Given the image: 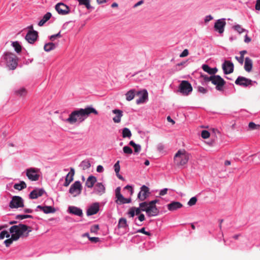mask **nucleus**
Segmentation results:
<instances>
[{
    "label": "nucleus",
    "instance_id": "nucleus-1",
    "mask_svg": "<svg viewBox=\"0 0 260 260\" xmlns=\"http://www.w3.org/2000/svg\"><path fill=\"white\" fill-rule=\"evenodd\" d=\"M91 113L97 115L98 112L94 108L91 107H88L85 109L81 108L73 111L69 115V118L65 121L71 124L75 123L78 121L81 122L83 121Z\"/></svg>",
    "mask_w": 260,
    "mask_h": 260
},
{
    "label": "nucleus",
    "instance_id": "nucleus-2",
    "mask_svg": "<svg viewBox=\"0 0 260 260\" xmlns=\"http://www.w3.org/2000/svg\"><path fill=\"white\" fill-rule=\"evenodd\" d=\"M27 231H28V232L25 235V237H27L28 235V233L31 231V227L23 224H19L18 225H13L10 229V232L12 234L11 239L13 241H17Z\"/></svg>",
    "mask_w": 260,
    "mask_h": 260
},
{
    "label": "nucleus",
    "instance_id": "nucleus-3",
    "mask_svg": "<svg viewBox=\"0 0 260 260\" xmlns=\"http://www.w3.org/2000/svg\"><path fill=\"white\" fill-rule=\"evenodd\" d=\"M1 59L10 70H14L17 67L18 57L11 52H4Z\"/></svg>",
    "mask_w": 260,
    "mask_h": 260
},
{
    "label": "nucleus",
    "instance_id": "nucleus-4",
    "mask_svg": "<svg viewBox=\"0 0 260 260\" xmlns=\"http://www.w3.org/2000/svg\"><path fill=\"white\" fill-rule=\"evenodd\" d=\"M189 156V154L184 149L179 150L174 156V163L178 167L183 166L187 163Z\"/></svg>",
    "mask_w": 260,
    "mask_h": 260
},
{
    "label": "nucleus",
    "instance_id": "nucleus-5",
    "mask_svg": "<svg viewBox=\"0 0 260 260\" xmlns=\"http://www.w3.org/2000/svg\"><path fill=\"white\" fill-rule=\"evenodd\" d=\"M125 95L126 98H134L135 96L138 98H148V92L145 89L140 90L132 89L127 91Z\"/></svg>",
    "mask_w": 260,
    "mask_h": 260
},
{
    "label": "nucleus",
    "instance_id": "nucleus-6",
    "mask_svg": "<svg viewBox=\"0 0 260 260\" xmlns=\"http://www.w3.org/2000/svg\"><path fill=\"white\" fill-rule=\"evenodd\" d=\"M236 85L243 86L244 87H250L253 85L254 84H257V82L252 81L251 79L246 78L243 76H239L235 81Z\"/></svg>",
    "mask_w": 260,
    "mask_h": 260
},
{
    "label": "nucleus",
    "instance_id": "nucleus-7",
    "mask_svg": "<svg viewBox=\"0 0 260 260\" xmlns=\"http://www.w3.org/2000/svg\"><path fill=\"white\" fill-rule=\"evenodd\" d=\"M179 91L184 95H188L192 90L191 84L187 81H182L179 86Z\"/></svg>",
    "mask_w": 260,
    "mask_h": 260
},
{
    "label": "nucleus",
    "instance_id": "nucleus-8",
    "mask_svg": "<svg viewBox=\"0 0 260 260\" xmlns=\"http://www.w3.org/2000/svg\"><path fill=\"white\" fill-rule=\"evenodd\" d=\"M212 83L215 85L216 88L218 90H221L225 84L224 80L219 75H212L209 78Z\"/></svg>",
    "mask_w": 260,
    "mask_h": 260
},
{
    "label": "nucleus",
    "instance_id": "nucleus-9",
    "mask_svg": "<svg viewBox=\"0 0 260 260\" xmlns=\"http://www.w3.org/2000/svg\"><path fill=\"white\" fill-rule=\"evenodd\" d=\"M24 206V201L21 197L17 196L12 197V200L9 203L10 208H23Z\"/></svg>",
    "mask_w": 260,
    "mask_h": 260
},
{
    "label": "nucleus",
    "instance_id": "nucleus-10",
    "mask_svg": "<svg viewBox=\"0 0 260 260\" xmlns=\"http://www.w3.org/2000/svg\"><path fill=\"white\" fill-rule=\"evenodd\" d=\"M57 12L61 15H66L71 12V8L63 3H58L55 6Z\"/></svg>",
    "mask_w": 260,
    "mask_h": 260
},
{
    "label": "nucleus",
    "instance_id": "nucleus-11",
    "mask_svg": "<svg viewBox=\"0 0 260 260\" xmlns=\"http://www.w3.org/2000/svg\"><path fill=\"white\" fill-rule=\"evenodd\" d=\"M115 196L116 200L115 202L119 205L129 203L131 202L132 199L129 198H125L120 193V187H118L115 190Z\"/></svg>",
    "mask_w": 260,
    "mask_h": 260
},
{
    "label": "nucleus",
    "instance_id": "nucleus-12",
    "mask_svg": "<svg viewBox=\"0 0 260 260\" xmlns=\"http://www.w3.org/2000/svg\"><path fill=\"white\" fill-rule=\"evenodd\" d=\"M82 187L80 181H75L70 187L69 192L73 194L74 197L80 194L81 192Z\"/></svg>",
    "mask_w": 260,
    "mask_h": 260
},
{
    "label": "nucleus",
    "instance_id": "nucleus-13",
    "mask_svg": "<svg viewBox=\"0 0 260 260\" xmlns=\"http://www.w3.org/2000/svg\"><path fill=\"white\" fill-rule=\"evenodd\" d=\"M38 169L30 168L26 170V176L31 181H37L39 179Z\"/></svg>",
    "mask_w": 260,
    "mask_h": 260
},
{
    "label": "nucleus",
    "instance_id": "nucleus-14",
    "mask_svg": "<svg viewBox=\"0 0 260 260\" xmlns=\"http://www.w3.org/2000/svg\"><path fill=\"white\" fill-rule=\"evenodd\" d=\"M226 25L225 19L221 18L218 19L215 22L214 28L215 31L221 34L224 32V27Z\"/></svg>",
    "mask_w": 260,
    "mask_h": 260
},
{
    "label": "nucleus",
    "instance_id": "nucleus-15",
    "mask_svg": "<svg viewBox=\"0 0 260 260\" xmlns=\"http://www.w3.org/2000/svg\"><path fill=\"white\" fill-rule=\"evenodd\" d=\"M222 68L224 74L227 75L233 72L234 66L230 60H224L222 64Z\"/></svg>",
    "mask_w": 260,
    "mask_h": 260
},
{
    "label": "nucleus",
    "instance_id": "nucleus-16",
    "mask_svg": "<svg viewBox=\"0 0 260 260\" xmlns=\"http://www.w3.org/2000/svg\"><path fill=\"white\" fill-rule=\"evenodd\" d=\"M38 37V32L36 30H29L25 36L26 40L30 44H33Z\"/></svg>",
    "mask_w": 260,
    "mask_h": 260
},
{
    "label": "nucleus",
    "instance_id": "nucleus-17",
    "mask_svg": "<svg viewBox=\"0 0 260 260\" xmlns=\"http://www.w3.org/2000/svg\"><path fill=\"white\" fill-rule=\"evenodd\" d=\"M149 189L148 187L145 185H143L141 187V191L138 194V198L141 201H144L148 196Z\"/></svg>",
    "mask_w": 260,
    "mask_h": 260
},
{
    "label": "nucleus",
    "instance_id": "nucleus-18",
    "mask_svg": "<svg viewBox=\"0 0 260 260\" xmlns=\"http://www.w3.org/2000/svg\"><path fill=\"white\" fill-rule=\"evenodd\" d=\"M145 212L147 215L149 217L156 216L159 213V210L156 206L150 204L149 207L145 210Z\"/></svg>",
    "mask_w": 260,
    "mask_h": 260
},
{
    "label": "nucleus",
    "instance_id": "nucleus-19",
    "mask_svg": "<svg viewBox=\"0 0 260 260\" xmlns=\"http://www.w3.org/2000/svg\"><path fill=\"white\" fill-rule=\"evenodd\" d=\"M99 204L98 203H95L91 205L87 211V215L88 216L95 214L99 211Z\"/></svg>",
    "mask_w": 260,
    "mask_h": 260
},
{
    "label": "nucleus",
    "instance_id": "nucleus-20",
    "mask_svg": "<svg viewBox=\"0 0 260 260\" xmlns=\"http://www.w3.org/2000/svg\"><path fill=\"white\" fill-rule=\"evenodd\" d=\"M75 174V170L73 168H70V172L67 174L65 179L64 183V186H68L70 183L73 180V177Z\"/></svg>",
    "mask_w": 260,
    "mask_h": 260
},
{
    "label": "nucleus",
    "instance_id": "nucleus-21",
    "mask_svg": "<svg viewBox=\"0 0 260 260\" xmlns=\"http://www.w3.org/2000/svg\"><path fill=\"white\" fill-rule=\"evenodd\" d=\"M44 192V190L43 189H34L30 192L29 197L31 199H35L39 197H41Z\"/></svg>",
    "mask_w": 260,
    "mask_h": 260
},
{
    "label": "nucleus",
    "instance_id": "nucleus-22",
    "mask_svg": "<svg viewBox=\"0 0 260 260\" xmlns=\"http://www.w3.org/2000/svg\"><path fill=\"white\" fill-rule=\"evenodd\" d=\"M182 204L179 202H172L170 204H168L167 207L169 210L173 211L182 208Z\"/></svg>",
    "mask_w": 260,
    "mask_h": 260
},
{
    "label": "nucleus",
    "instance_id": "nucleus-23",
    "mask_svg": "<svg viewBox=\"0 0 260 260\" xmlns=\"http://www.w3.org/2000/svg\"><path fill=\"white\" fill-rule=\"evenodd\" d=\"M94 191L97 194L101 196L105 192V187L102 183H98L95 185Z\"/></svg>",
    "mask_w": 260,
    "mask_h": 260
},
{
    "label": "nucleus",
    "instance_id": "nucleus-24",
    "mask_svg": "<svg viewBox=\"0 0 260 260\" xmlns=\"http://www.w3.org/2000/svg\"><path fill=\"white\" fill-rule=\"evenodd\" d=\"M112 112L116 114V116L113 118V120L115 123H119L121 121V118L123 116V112L121 110L115 109Z\"/></svg>",
    "mask_w": 260,
    "mask_h": 260
},
{
    "label": "nucleus",
    "instance_id": "nucleus-25",
    "mask_svg": "<svg viewBox=\"0 0 260 260\" xmlns=\"http://www.w3.org/2000/svg\"><path fill=\"white\" fill-rule=\"evenodd\" d=\"M78 2L79 6H84L87 10H92L94 7H92L90 5L91 0H75Z\"/></svg>",
    "mask_w": 260,
    "mask_h": 260
},
{
    "label": "nucleus",
    "instance_id": "nucleus-26",
    "mask_svg": "<svg viewBox=\"0 0 260 260\" xmlns=\"http://www.w3.org/2000/svg\"><path fill=\"white\" fill-rule=\"evenodd\" d=\"M68 211L70 213L79 216H82L83 215L82 210L75 206H70L68 208Z\"/></svg>",
    "mask_w": 260,
    "mask_h": 260
},
{
    "label": "nucleus",
    "instance_id": "nucleus-27",
    "mask_svg": "<svg viewBox=\"0 0 260 260\" xmlns=\"http://www.w3.org/2000/svg\"><path fill=\"white\" fill-rule=\"evenodd\" d=\"M252 68V60L249 57H246L244 62V69L247 72L251 71Z\"/></svg>",
    "mask_w": 260,
    "mask_h": 260
},
{
    "label": "nucleus",
    "instance_id": "nucleus-28",
    "mask_svg": "<svg viewBox=\"0 0 260 260\" xmlns=\"http://www.w3.org/2000/svg\"><path fill=\"white\" fill-rule=\"evenodd\" d=\"M141 208H136L135 207H133L131 208L128 212L127 214L129 215L130 217H133L135 215H139L140 214L141 211Z\"/></svg>",
    "mask_w": 260,
    "mask_h": 260
},
{
    "label": "nucleus",
    "instance_id": "nucleus-29",
    "mask_svg": "<svg viewBox=\"0 0 260 260\" xmlns=\"http://www.w3.org/2000/svg\"><path fill=\"white\" fill-rule=\"evenodd\" d=\"M37 208L40 209L46 214L54 213L55 212V209L51 206H42L38 205Z\"/></svg>",
    "mask_w": 260,
    "mask_h": 260
},
{
    "label": "nucleus",
    "instance_id": "nucleus-30",
    "mask_svg": "<svg viewBox=\"0 0 260 260\" xmlns=\"http://www.w3.org/2000/svg\"><path fill=\"white\" fill-rule=\"evenodd\" d=\"M202 69L210 75H214L217 72V68H211L208 65L205 64L202 65Z\"/></svg>",
    "mask_w": 260,
    "mask_h": 260
},
{
    "label": "nucleus",
    "instance_id": "nucleus-31",
    "mask_svg": "<svg viewBox=\"0 0 260 260\" xmlns=\"http://www.w3.org/2000/svg\"><path fill=\"white\" fill-rule=\"evenodd\" d=\"M96 182V178L93 176H90L88 177L85 185L88 188H92L94 184Z\"/></svg>",
    "mask_w": 260,
    "mask_h": 260
},
{
    "label": "nucleus",
    "instance_id": "nucleus-32",
    "mask_svg": "<svg viewBox=\"0 0 260 260\" xmlns=\"http://www.w3.org/2000/svg\"><path fill=\"white\" fill-rule=\"evenodd\" d=\"M57 44L53 42H49L45 44L44 49L46 52H49L56 48Z\"/></svg>",
    "mask_w": 260,
    "mask_h": 260
},
{
    "label": "nucleus",
    "instance_id": "nucleus-33",
    "mask_svg": "<svg viewBox=\"0 0 260 260\" xmlns=\"http://www.w3.org/2000/svg\"><path fill=\"white\" fill-rule=\"evenodd\" d=\"M52 14L50 12H47L44 15L43 18L39 22L38 25L40 26H43L46 22L50 19Z\"/></svg>",
    "mask_w": 260,
    "mask_h": 260
},
{
    "label": "nucleus",
    "instance_id": "nucleus-34",
    "mask_svg": "<svg viewBox=\"0 0 260 260\" xmlns=\"http://www.w3.org/2000/svg\"><path fill=\"white\" fill-rule=\"evenodd\" d=\"M14 188L18 190H21L26 188V184L24 181H21L19 183H16L14 185Z\"/></svg>",
    "mask_w": 260,
    "mask_h": 260
},
{
    "label": "nucleus",
    "instance_id": "nucleus-35",
    "mask_svg": "<svg viewBox=\"0 0 260 260\" xmlns=\"http://www.w3.org/2000/svg\"><path fill=\"white\" fill-rule=\"evenodd\" d=\"M128 226L126 218H121L118 221V228H126Z\"/></svg>",
    "mask_w": 260,
    "mask_h": 260
},
{
    "label": "nucleus",
    "instance_id": "nucleus-36",
    "mask_svg": "<svg viewBox=\"0 0 260 260\" xmlns=\"http://www.w3.org/2000/svg\"><path fill=\"white\" fill-rule=\"evenodd\" d=\"M15 93L16 96H26L27 92L24 88H22L15 90Z\"/></svg>",
    "mask_w": 260,
    "mask_h": 260
},
{
    "label": "nucleus",
    "instance_id": "nucleus-37",
    "mask_svg": "<svg viewBox=\"0 0 260 260\" xmlns=\"http://www.w3.org/2000/svg\"><path fill=\"white\" fill-rule=\"evenodd\" d=\"M80 166L83 170H85L89 168L91 166V164L89 160H85L81 162Z\"/></svg>",
    "mask_w": 260,
    "mask_h": 260
},
{
    "label": "nucleus",
    "instance_id": "nucleus-38",
    "mask_svg": "<svg viewBox=\"0 0 260 260\" xmlns=\"http://www.w3.org/2000/svg\"><path fill=\"white\" fill-rule=\"evenodd\" d=\"M12 45L14 47V48L15 49V51L17 53H20L21 52V45H20V44L18 42L16 41V42H12Z\"/></svg>",
    "mask_w": 260,
    "mask_h": 260
},
{
    "label": "nucleus",
    "instance_id": "nucleus-39",
    "mask_svg": "<svg viewBox=\"0 0 260 260\" xmlns=\"http://www.w3.org/2000/svg\"><path fill=\"white\" fill-rule=\"evenodd\" d=\"M248 128L249 130H259L260 129V125L256 124L253 122H250L248 124Z\"/></svg>",
    "mask_w": 260,
    "mask_h": 260
},
{
    "label": "nucleus",
    "instance_id": "nucleus-40",
    "mask_svg": "<svg viewBox=\"0 0 260 260\" xmlns=\"http://www.w3.org/2000/svg\"><path fill=\"white\" fill-rule=\"evenodd\" d=\"M234 29L237 31L239 34H241L243 33V32H248V30L246 29L242 28L241 26L239 24L235 25L233 26Z\"/></svg>",
    "mask_w": 260,
    "mask_h": 260
},
{
    "label": "nucleus",
    "instance_id": "nucleus-41",
    "mask_svg": "<svg viewBox=\"0 0 260 260\" xmlns=\"http://www.w3.org/2000/svg\"><path fill=\"white\" fill-rule=\"evenodd\" d=\"M132 136V133L130 130L127 128H124L122 130V137L123 138H130Z\"/></svg>",
    "mask_w": 260,
    "mask_h": 260
},
{
    "label": "nucleus",
    "instance_id": "nucleus-42",
    "mask_svg": "<svg viewBox=\"0 0 260 260\" xmlns=\"http://www.w3.org/2000/svg\"><path fill=\"white\" fill-rule=\"evenodd\" d=\"M149 206V202H144L139 204V207L142 211H145V210L147 209Z\"/></svg>",
    "mask_w": 260,
    "mask_h": 260
},
{
    "label": "nucleus",
    "instance_id": "nucleus-43",
    "mask_svg": "<svg viewBox=\"0 0 260 260\" xmlns=\"http://www.w3.org/2000/svg\"><path fill=\"white\" fill-rule=\"evenodd\" d=\"M123 152L127 154H131L133 153L132 149L129 146H125L123 148Z\"/></svg>",
    "mask_w": 260,
    "mask_h": 260
},
{
    "label": "nucleus",
    "instance_id": "nucleus-44",
    "mask_svg": "<svg viewBox=\"0 0 260 260\" xmlns=\"http://www.w3.org/2000/svg\"><path fill=\"white\" fill-rule=\"evenodd\" d=\"M25 218H32V216L30 215H17L16 217L17 219L22 220Z\"/></svg>",
    "mask_w": 260,
    "mask_h": 260
},
{
    "label": "nucleus",
    "instance_id": "nucleus-45",
    "mask_svg": "<svg viewBox=\"0 0 260 260\" xmlns=\"http://www.w3.org/2000/svg\"><path fill=\"white\" fill-rule=\"evenodd\" d=\"M10 236V234L7 231H3L0 233V240L3 239L5 237L9 238Z\"/></svg>",
    "mask_w": 260,
    "mask_h": 260
},
{
    "label": "nucleus",
    "instance_id": "nucleus-46",
    "mask_svg": "<svg viewBox=\"0 0 260 260\" xmlns=\"http://www.w3.org/2000/svg\"><path fill=\"white\" fill-rule=\"evenodd\" d=\"M119 162H120L119 160H118L115 164V165L114 166V170H115V172L116 175H118V174L119 173V171H120V167Z\"/></svg>",
    "mask_w": 260,
    "mask_h": 260
},
{
    "label": "nucleus",
    "instance_id": "nucleus-47",
    "mask_svg": "<svg viewBox=\"0 0 260 260\" xmlns=\"http://www.w3.org/2000/svg\"><path fill=\"white\" fill-rule=\"evenodd\" d=\"M197 202V199L196 197H194L191 198L189 200V201L188 202L187 204L189 206H192L196 204Z\"/></svg>",
    "mask_w": 260,
    "mask_h": 260
},
{
    "label": "nucleus",
    "instance_id": "nucleus-48",
    "mask_svg": "<svg viewBox=\"0 0 260 260\" xmlns=\"http://www.w3.org/2000/svg\"><path fill=\"white\" fill-rule=\"evenodd\" d=\"M99 230V225L98 224H95L91 226L90 232L92 233H96Z\"/></svg>",
    "mask_w": 260,
    "mask_h": 260
},
{
    "label": "nucleus",
    "instance_id": "nucleus-49",
    "mask_svg": "<svg viewBox=\"0 0 260 260\" xmlns=\"http://www.w3.org/2000/svg\"><path fill=\"white\" fill-rule=\"evenodd\" d=\"M201 136L204 139H207L210 137V133L206 130H203L202 132Z\"/></svg>",
    "mask_w": 260,
    "mask_h": 260
},
{
    "label": "nucleus",
    "instance_id": "nucleus-50",
    "mask_svg": "<svg viewBox=\"0 0 260 260\" xmlns=\"http://www.w3.org/2000/svg\"><path fill=\"white\" fill-rule=\"evenodd\" d=\"M61 37V36L60 35V32H59L58 33H57L55 35H53L51 36L50 37V40L51 41H54L56 38H60Z\"/></svg>",
    "mask_w": 260,
    "mask_h": 260
},
{
    "label": "nucleus",
    "instance_id": "nucleus-51",
    "mask_svg": "<svg viewBox=\"0 0 260 260\" xmlns=\"http://www.w3.org/2000/svg\"><path fill=\"white\" fill-rule=\"evenodd\" d=\"M137 233H141L147 236H151L150 233L145 231V228H143L140 230H138Z\"/></svg>",
    "mask_w": 260,
    "mask_h": 260
},
{
    "label": "nucleus",
    "instance_id": "nucleus-52",
    "mask_svg": "<svg viewBox=\"0 0 260 260\" xmlns=\"http://www.w3.org/2000/svg\"><path fill=\"white\" fill-rule=\"evenodd\" d=\"M188 50L187 49H184L182 52L180 54V57H184L187 56L188 55Z\"/></svg>",
    "mask_w": 260,
    "mask_h": 260
},
{
    "label": "nucleus",
    "instance_id": "nucleus-53",
    "mask_svg": "<svg viewBox=\"0 0 260 260\" xmlns=\"http://www.w3.org/2000/svg\"><path fill=\"white\" fill-rule=\"evenodd\" d=\"M134 151L135 153H139L141 150V146L139 144H136L135 147H134Z\"/></svg>",
    "mask_w": 260,
    "mask_h": 260
},
{
    "label": "nucleus",
    "instance_id": "nucleus-54",
    "mask_svg": "<svg viewBox=\"0 0 260 260\" xmlns=\"http://www.w3.org/2000/svg\"><path fill=\"white\" fill-rule=\"evenodd\" d=\"M147 99H138L136 101V104L137 105H140L141 104H144L146 102V100Z\"/></svg>",
    "mask_w": 260,
    "mask_h": 260
},
{
    "label": "nucleus",
    "instance_id": "nucleus-55",
    "mask_svg": "<svg viewBox=\"0 0 260 260\" xmlns=\"http://www.w3.org/2000/svg\"><path fill=\"white\" fill-rule=\"evenodd\" d=\"M213 19V17L211 15H207L204 18V21L207 23Z\"/></svg>",
    "mask_w": 260,
    "mask_h": 260
},
{
    "label": "nucleus",
    "instance_id": "nucleus-56",
    "mask_svg": "<svg viewBox=\"0 0 260 260\" xmlns=\"http://www.w3.org/2000/svg\"><path fill=\"white\" fill-rule=\"evenodd\" d=\"M13 241L11 238L7 239L5 241L4 243L6 247H9L12 243Z\"/></svg>",
    "mask_w": 260,
    "mask_h": 260
},
{
    "label": "nucleus",
    "instance_id": "nucleus-57",
    "mask_svg": "<svg viewBox=\"0 0 260 260\" xmlns=\"http://www.w3.org/2000/svg\"><path fill=\"white\" fill-rule=\"evenodd\" d=\"M198 91L201 93H205L207 92V89L202 86H199Z\"/></svg>",
    "mask_w": 260,
    "mask_h": 260
},
{
    "label": "nucleus",
    "instance_id": "nucleus-58",
    "mask_svg": "<svg viewBox=\"0 0 260 260\" xmlns=\"http://www.w3.org/2000/svg\"><path fill=\"white\" fill-rule=\"evenodd\" d=\"M235 58L241 64H242L243 63L244 57H243L242 56H236Z\"/></svg>",
    "mask_w": 260,
    "mask_h": 260
},
{
    "label": "nucleus",
    "instance_id": "nucleus-59",
    "mask_svg": "<svg viewBox=\"0 0 260 260\" xmlns=\"http://www.w3.org/2000/svg\"><path fill=\"white\" fill-rule=\"evenodd\" d=\"M89 240L94 243H96L100 241V239L98 237H89Z\"/></svg>",
    "mask_w": 260,
    "mask_h": 260
},
{
    "label": "nucleus",
    "instance_id": "nucleus-60",
    "mask_svg": "<svg viewBox=\"0 0 260 260\" xmlns=\"http://www.w3.org/2000/svg\"><path fill=\"white\" fill-rule=\"evenodd\" d=\"M255 9L256 10H260V0H256L255 6Z\"/></svg>",
    "mask_w": 260,
    "mask_h": 260
},
{
    "label": "nucleus",
    "instance_id": "nucleus-61",
    "mask_svg": "<svg viewBox=\"0 0 260 260\" xmlns=\"http://www.w3.org/2000/svg\"><path fill=\"white\" fill-rule=\"evenodd\" d=\"M167 191H168V189L167 188H164L162 190H160V192H159V195L160 196H164L167 193Z\"/></svg>",
    "mask_w": 260,
    "mask_h": 260
},
{
    "label": "nucleus",
    "instance_id": "nucleus-62",
    "mask_svg": "<svg viewBox=\"0 0 260 260\" xmlns=\"http://www.w3.org/2000/svg\"><path fill=\"white\" fill-rule=\"evenodd\" d=\"M164 148H165L164 146L161 144H158L157 147V149L158 151H159V152L162 151L164 149Z\"/></svg>",
    "mask_w": 260,
    "mask_h": 260
},
{
    "label": "nucleus",
    "instance_id": "nucleus-63",
    "mask_svg": "<svg viewBox=\"0 0 260 260\" xmlns=\"http://www.w3.org/2000/svg\"><path fill=\"white\" fill-rule=\"evenodd\" d=\"M104 171V168L101 165H99L98 167H97V168H96V171L99 173H101V172H103Z\"/></svg>",
    "mask_w": 260,
    "mask_h": 260
},
{
    "label": "nucleus",
    "instance_id": "nucleus-64",
    "mask_svg": "<svg viewBox=\"0 0 260 260\" xmlns=\"http://www.w3.org/2000/svg\"><path fill=\"white\" fill-rule=\"evenodd\" d=\"M138 219L140 221H143L145 220V216L143 214H139V216L138 217Z\"/></svg>",
    "mask_w": 260,
    "mask_h": 260
}]
</instances>
